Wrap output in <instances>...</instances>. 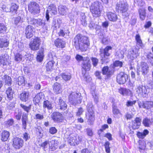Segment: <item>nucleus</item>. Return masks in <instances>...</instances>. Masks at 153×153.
Returning <instances> with one entry per match:
<instances>
[{
	"label": "nucleus",
	"instance_id": "obj_42",
	"mask_svg": "<svg viewBox=\"0 0 153 153\" xmlns=\"http://www.w3.org/2000/svg\"><path fill=\"white\" fill-rule=\"evenodd\" d=\"M139 13L140 19L142 20H144L146 17V10L144 8L140 9L139 10Z\"/></svg>",
	"mask_w": 153,
	"mask_h": 153
},
{
	"label": "nucleus",
	"instance_id": "obj_64",
	"mask_svg": "<svg viewBox=\"0 0 153 153\" xmlns=\"http://www.w3.org/2000/svg\"><path fill=\"white\" fill-rule=\"evenodd\" d=\"M28 115L27 113H23L22 117V121H28Z\"/></svg>",
	"mask_w": 153,
	"mask_h": 153
},
{
	"label": "nucleus",
	"instance_id": "obj_16",
	"mask_svg": "<svg viewBox=\"0 0 153 153\" xmlns=\"http://www.w3.org/2000/svg\"><path fill=\"white\" fill-rule=\"evenodd\" d=\"M51 117L56 122L60 123L63 121L64 117L62 114L58 112H55L51 115Z\"/></svg>",
	"mask_w": 153,
	"mask_h": 153
},
{
	"label": "nucleus",
	"instance_id": "obj_9",
	"mask_svg": "<svg viewBox=\"0 0 153 153\" xmlns=\"http://www.w3.org/2000/svg\"><path fill=\"white\" fill-rule=\"evenodd\" d=\"M150 91V89L147 87L143 85L138 86L136 89V92L140 97H146Z\"/></svg>",
	"mask_w": 153,
	"mask_h": 153
},
{
	"label": "nucleus",
	"instance_id": "obj_6",
	"mask_svg": "<svg viewBox=\"0 0 153 153\" xmlns=\"http://www.w3.org/2000/svg\"><path fill=\"white\" fill-rule=\"evenodd\" d=\"M27 19L29 24L33 25L37 27H42L45 25L46 24L45 20L40 18L36 19L30 16H28L27 17Z\"/></svg>",
	"mask_w": 153,
	"mask_h": 153
},
{
	"label": "nucleus",
	"instance_id": "obj_1",
	"mask_svg": "<svg viewBox=\"0 0 153 153\" xmlns=\"http://www.w3.org/2000/svg\"><path fill=\"white\" fill-rule=\"evenodd\" d=\"M73 42V45L76 49L82 51H86L90 44L88 38L80 34L74 37Z\"/></svg>",
	"mask_w": 153,
	"mask_h": 153
},
{
	"label": "nucleus",
	"instance_id": "obj_7",
	"mask_svg": "<svg viewBox=\"0 0 153 153\" xmlns=\"http://www.w3.org/2000/svg\"><path fill=\"white\" fill-rule=\"evenodd\" d=\"M116 9L118 12L125 13L128 10V5L126 1L125 0H120L117 3Z\"/></svg>",
	"mask_w": 153,
	"mask_h": 153
},
{
	"label": "nucleus",
	"instance_id": "obj_14",
	"mask_svg": "<svg viewBox=\"0 0 153 153\" xmlns=\"http://www.w3.org/2000/svg\"><path fill=\"white\" fill-rule=\"evenodd\" d=\"M13 146L15 148L19 149L23 146L24 140L20 138L16 137L13 140Z\"/></svg>",
	"mask_w": 153,
	"mask_h": 153
},
{
	"label": "nucleus",
	"instance_id": "obj_60",
	"mask_svg": "<svg viewBox=\"0 0 153 153\" xmlns=\"http://www.w3.org/2000/svg\"><path fill=\"white\" fill-rule=\"evenodd\" d=\"M91 60L94 66L95 67L96 66L98 63V59L96 58L92 57L91 58Z\"/></svg>",
	"mask_w": 153,
	"mask_h": 153
},
{
	"label": "nucleus",
	"instance_id": "obj_61",
	"mask_svg": "<svg viewBox=\"0 0 153 153\" xmlns=\"http://www.w3.org/2000/svg\"><path fill=\"white\" fill-rule=\"evenodd\" d=\"M108 36H103L102 39V43L105 45L107 44L108 42Z\"/></svg>",
	"mask_w": 153,
	"mask_h": 153
},
{
	"label": "nucleus",
	"instance_id": "obj_56",
	"mask_svg": "<svg viewBox=\"0 0 153 153\" xmlns=\"http://www.w3.org/2000/svg\"><path fill=\"white\" fill-rule=\"evenodd\" d=\"M147 57L150 63L153 65V54L151 53H149L147 56Z\"/></svg>",
	"mask_w": 153,
	"mask_h": 153
},
{
	"label": "nucleus",
	"instance_id": "obj_12",
	"mask_svg": "<svg viewBox=\"0 0 153 153\" xmlns=\"http://www.w3.org/2000/svg\"><path fill=\"white\" fill-rule=\"evenodd\" d=\"M57 13V9L56 6L52 4L48 7L46 13L47 21H48L50 16L54 15Z\"/></svg>",
	"mask_w": 153,
	"mask_h": 153
},
{
	"label": "nucleus",
	"instance_id": "obj_46",
	"mask_svg": "<svg viewBox=\"0 0 153 153\" xmlns=\"http://www.w3.org/2000/svg\"><path fill=\"white\" fill-rule=\"evenodd\" d=\"M43 107L44 108H47L48 110H51L52 108L51 103L47 100L44 101Z\"/></svg>",
	"mask_w": 153,
	"mask_h": 153
},
{
	"label": "nucleus",
	"instance_id": "obj_30",
	"mask_svg": "<svg viewBox=\"0 0 153 153\" xmlns=\"http://www.w3.org/2000/svg\"><path fill=\"white\" fill-rule=\"evenodd\" d=\"M56 142L57 141L55 140H52L48 142L49 149L51 151H54L57 149V145Z\"/></svg>",
	"mask_w": 153,
	"mask_h": 153
},
{
	"label": "nucleus",
	"instance_id": "obj_53",
	"mask_svg": "<svg viewBox=\"0 0 153 153\" xmlns=\"http://www.w3.org/2000/svg\"><path fill=\"white\" fill-rule=\"evenodd\" d=\"M80 20L81 24L83 26H85L87 25V22L85 20L86 16L84 14L82 13L81 15Z\"/></svg>",
	"mask_w": 153,
	"mask_h": 153
},
{
	"label": "nucleus",
	"instance_id": "obj_8",
	"mask_svg": "<svg viewBox=\"0 0 153 153\" xmlns=\"http://www.w3.org/2000/svg\"><path fill=\"white\" fill-rule=\"evenodd\" d=\"M80 94H79L75 92H72L69 96V102L72 105H75L79 102L80 103V99L79 97Z\"/></svg>",
	"mask_w": 153,
	"mask_h": 153
},
{
	"label": "nucleus",
	"instance_id": "obj_5",
	"mask_svg": "<svg viewBox=\"0 0 153 153\" xmlns=\"http://www.w3.org/2000/svg\"><path fill=\"white\" fill-rule=\"evenodd\" d=\"M100 6L101 4L98 1L95 2L91 5L90 7V11L94 16L97 17L100 16Z\"/></svg>",
	"mask_w": 153,
	"mask_h": 153
},
{
	"label": "nucleus",
	"instance_id": "obj_35",
	"mask_svg": "<svg viewBox=\"0 0 153 153\" xmlns=\"http://www.w3.org/2000/svg\"><path fill=\"white\" fill-rule=\"evenodd\" d=\"M55 62L53 60L49 61L46 65V68L47 71H51L53 69Z\"/></svg>",
	"mask_w": 153,
	"mask_h": 153
},
{
	"label": "nucleus",
	"instance_id": "obj_52",
	"mask_svg": "<svg viewBox=\"0 0 153 153\" xmlns=\"http://www.w3.org/2000/svg\"><path fill=\"white\" fill-rule=\"evenodd\" d=\"M23 22V19H22L20 16H18L15 18L14 24L16 25H17L18 24L22 23Z\"/></svg>",
	"mask_w": 153,
	"mask_h": 153
},
{
	"label": "nucleus",
	"instance_id": "obj_23",
	"mask_svg": "<svg viewBox=\"0 0 153 153\" xmlns=\"http://www.w3.org/2000/svg\"><path fill=\"white\" fill-rule=\"evenodd\" d=\"M9 56L7 54L3 53L0 54V63L4 65H6L8 62Z\"/></svg>",
	"mask_w": 153,
	"mask_h": 153
},
{
	"label": "nucleus",
	"instance_id": "obj_63",
	"mask_svg": "<svg viewBox=\"0 0 153 153\" xmlns=\"http://www.w3.org/2000/svg\"><path fill=\"white\" fill-rule=\"evenodd\" d=\"M114 65L115 67H121L123 65L122 62L119 61H116L114 63Z\"/></svg>",
	"mask_w": 153,
	"mask_h": 153
},
{
	"label": "nucleus",
	"instance_id": "obj_22",
	"mask_svg": "<svg viewBox=\"0 0 153 153\" xmlns=\"http://www.w3.org/2000/svg\"><path fill=\"white\" fill-rule=\"evenodd\" d=\"M44 97L43 93L40 92L37 94L34 98L33 102L35 105H36L42 101V99Z\"/></svg>",
	"mask_w": 153,
	"mask_h": 153
},
{
	"label": "nucleus",
	"instance_id": "obj_38",
	"mask_svg": "<svg viewBox=\"0 0 153 153\" xmlns=\"http://www.w3.org/2000/svg\"><path fill=\"white\" fill-rule=\"evenodd\" d=\"M58 33L59 36L64 37L68 35L69 31L68 30H65L64 28H62L60 29Z\"/></svg>",
	"mask_w": 153,
	"mask_h": 153
},
{
	"label": "nucleus",
	"instance_id": "obj_44",
	"mask_svg": "<svg viewBox=\"0 0 153 153\" xmlns=\"http://www.w3.org/2000/svg\"><path fill=\"white\" fill-rule=\"evenodd\" d=\"M3 79L5 80V85H7L8 86H10L11 85L12 80L11 77L6 75H4L3 77Z\"/></svg>",
	"mask_w": 153,
	"mask_h": 153
},
{
	"label": "nucleus",
	"instance_id": "obj_49",
	"mask_svg": "<svg viewBox=\"0 0 153 153\" xmlns=\"http://www.w3.org/2000/svg\"><path fill=\"white\" fill-rule=\"evenodd\" d=\"M17 82L18 84L19 85H25V79L24 77L22 76H19L17 79Z\"/></svg>",
	"mask_w": 153,
	"mask_h": 153
},
{
	"label": "nucleus",
	"instance_id": "obj_59",
	"mask_svg": "<svg viewBox=\"0 0 153 153\" xmlns=\"http://www.w3.org/2000/svg\"><path fill=\"white\" fill-rule=\"evenodd\" d=\"M119 92L120 94L124 95L128 94V91L125 88H120L119 90Z\"/></svg>",
	"mask_w": 153,
	"mask_h": 153
},
{
	"label": "nucleus",
	"instance_id": "obj_45",
	"mask_svg": "<svg viewBox=\"0 0 153 153\" xmlns=\"http://www.w3.org/2000/svg\"><path fill=\"white\" fill-rule=\"evenodd\" d=\"M18 8L19 6L16 4L14 3L11 4L10 5L11 12L13 14H16Z\"/></svg>",
	"mask_w": 153,
	"mask_h": 153
},
{
	"label": "nucleus",
	"instance_id": "obj_21",
	"mask_svg": "<svg viewBox=\"0 0 153 153\" xmlns=\"http://www.w3.org/2000/svg\"><path fill=\"white\" fill-rule=\"evenodd\" d=\"M140 108L142 107L146 109H149L153 107V102L152 101H147L144 103L140 102L139 103Z\"/></svg>",
	"mask_w": 153,
	"mask_h": 153
},
{
	"label": "nucleus",
	"instance_id": "obj_18",
	"mask_svg": "<svg viewBox=\"0 0 153 153\" xmlns=\"http://www.w3.org/2000/svg\"><path fill=\"white\" fill-rule=\"evenodd\" d=\"M35 32V29L32 26L30 25H27L25 28V34L27 38H30L32 37Z\"/></svg>",
	"mask_w": 153,
	"mask_h": 153
},
{
	"label": "nucleus",
	"instance_id": "obj_10",
	"mask_svg": "<svg viewBox=\"0 0 153 153\" xmlns=\"http://www.w3.org/2000/svg\"><path fill=\"white\" fill-rule=\"evenodd\" d=\"M149 68V65L146 63L141 62L140 65L137 68V74L139 75L141 72L142 75H145L148 72Z\"/></svg>",
	"mask_w": 153,
	"mask_h": 153
},
{
	"label": "nucleus",
	"instance_id": "obj_57",
	"mask_svg": "<svg viewBox=\"0 0 153 153\" xmlns=\"http://www.w3.org/2000/svg\"><path fill=\"white\" fill-rule=\"evenodd\" d=\"M91 94L92 95L93 97L94 98V102L96 103H97L98 102V97L96 94H95L94 91H91Z\"/></svg>",
	"mask_w": 153,
	"mask_h": 153
},
{
	"label": "nucleus",
	"instance_id": "obj_31",
	"mask_svg": "<svg viewBox=\"0 0 153 153\" xmlns=\"http://www.w3.org/2000/svg\"><path fill=\"white\" fill-rule=\"evenodd\" d=\"M9 45L7 40L3 38H0V48L7 47Z\"/></svg>",
	"mask_w": 153,
	"mask_h": 153
},
{
	"label": "nucleus",
	"instance_id": "obj_17",
	"mask_svg": "<svg viewBox=\"0 0 153 153\" xmlns=\"http://www.w3.org/2000/svg\"><path fill=\"white\" fill-rule=\"evenodd\" d=\"M140 48L136 47L134 49H132L128 52V57L131 59L133 60L134 59L137 58L139 55V53L138 52Z\"/></svg>",
	"mask_w": 153,
	"mask_h": 153
},
{
	"label": "nucleus",
	"instance_id": "obj_33",
	"mask_svg": "<svg viewBox=\"0 0 153 153\" xmlns=\"http://www.w3.org/2000/svg\"><path fill=\"white\" fill-rule=\"evenodd\" d=\"M135 40L136 41V46L137 47H142L143 46V44L140 36L139 34L136 35Z\"/></svg>",
	"mask_w": 153,
	"mask_h": 153
},
{
	"label": "nucleus",
	"instance_id": "obj_55",
	"mask_svg": "<svg viewBox=\"0 0 153 153\" xmlns=\"http://www.w3.org/2000/svg\"><path fill=\"white\" fill-rule=\"evenodd\" d=\"M110 143L108 141L106 142L104 144L105 151L107 153H109L110 152Z\"/></svg>",
	"mask_w": 153,
	"mask_h": 153
},
{
	"label": "nucleus",
	"instance_id": "obj_28",
	"mask_svg": "<svg viewBox=\"0 0 153 153\" xmlns=\"http://www.w3.org/2000/svg\"><path fill=\"white\" fill-rule=\"evenodd\" d=\"M6 93L7 95V98L9 100H11L13 98L14 91L11 87L8 88L6 91Z\"/></svg>",
	"mask_w": 153,
	"mask_h": 153
},
{
	"label": "nucleus",
	"instance_id": "obj_13",
	"mask_svg": "<svg viewBox=\"0 0 153 153\" xmlns=\"http://www.w3.org/2000/svg\"><path fill=\"white\" fill-rule=\"evenodd\" d=\"M40 42V39L39 38L35 37L29 44L31 50L33 51H36L39 49L41 44Z\"/></svg>",
	"mask_w": 153,
	"mask_h": 153
},
{
	"label": "nucleus",
	"instance_id": "obj_50",
	"mask_svg": "<svg viewBox=\"0 0 153 153\" xmlns=\"http://www.w3.org/2000/svg\"><path fill=\"white\" fill-rule=\"evenodd\" d=\"M62 76L65 81L69 80L71 78V75L70 74L66 73H63L62 75Z\"/></svg>",
	"mask_w": 153,
	"mask_h": 153
},
{
	"label": "nucleus",
	"instance_id": "obj_54",
	"mask_svg": "<svg viewBox=\"0 0 153 153\" xmlns=\"http://www.w3.org/2000/svg\"><path fill=\"white\" fill-rule=\"evenodd\" d=\"M14 123V120L12 119H10L5 122V126L9 127L13 125Z\"/></svg>",
	"mask_w": 153,
	"mask_h": 153
},
{
	"label": "nucleus",
	"instance_id": "obj_11",
	"mask_svg": "<svg viewBox=\"0 0 153 153\" xmlns=\"http://www.w3.org/2000/svg\"><path fill=\"white\" fill-rule=\"evenodd\" d=\"M28 10L32 13L37 14L40 12V9L38 4L35 2H32L28 5Z\"/></svg>",
	"mask_w": 153,
	"mask_h": 153
},
{
	"label": "nucleus",
	"instance_id": "obj_20",
	"mask_svg": "<svg viewBox=\"0 0 153 153\" xmlns=\"http://www.w3.org/2000/svg\"><path fill=\"white\" fill-rule=\"evenodd\" d=\"M112 112L114 117L115 118H118L122 116L120 110L118 108L117 106L114 105H112Z\"/></svg>",
	"mask_w": 153,
	"mask_h": 153
},
{
	"label": "nucleus",
	"instance_id": "obj_27",
	"mask_svg": "<svg viewBox=\"0 0 153 153\" xmlns=\"http://www.w3.org/2000/svg\"><path fill=\"white\" fill-rule=\"evenodd\" d=\"M44 48H41L40 50L38 52L36 59L39 62H42L44 57Z\"/></svg>",
	"mask_w": 153,
	"mask_h": 153
},
{
	"label": "nucleus",
	"instance_id": "obj_25",
	"mask_svg": "<svg viewBox=\"0 0 153 153\" xmlns=\"http://www.w3.org/2000/svg\"><path fill=\"white\" fill-rule=\"evenodd\" d=\"M54 44L57 47L62 48L65 47V41L58 38L55 40Z\"/></svg>",
	"mask_w": 153,
	"mask_h": 153
},
{
	"label": "nucleus",
	"instance_id": "obj_26",
	"mask_svg": "<svg viewBox=\"0 0 153 153\" xmlns=\"http://www.w3.org/2000/svg\"><path fill=\"white\" fill-rule=\"evenodd\" d=\"M107 16L108 19L112 22H115L117 19V15L115 13L111 12H108L107 13Z\"/></svg>",
	"mask_w": 153,
	"mask_h": 153
},
{
	"label": "nucleus",
	"instance_id": "obj_62",
	"mask_svg": "<svg viewBox=\"0 0 153 153\" xmlns=\"http://www.w3.org/2000/svg\"><path fill=\"white\" fill-rule=\"evenodd\" d=\"M140 147L139 148L141 149H145L146 147V143L144 141H141L139 142Z\"/></svg>",
	"mask_w": 153,
	"mask_h": 153
},
{
	"label": "nucleus",
	"instance_id": "obj_51",
	"mask_svg": "<svg viewBox=\"0 0 153 153\" xmlns=\"http://www.w3.org/2000/svg\"><path fill=\"white\" fill-rule=\"evenodd\" d=\"M2 8L4 11L6 12H11L10 5L9 4L6 5H3Z\"/></svg>",
	"mask_w": 153,
	"mask_h": 153
},
{
	"label": "nucleus",
	"instance_id": "obj_24",
	"mask_svg": "<svg viewBox=\"0 0 153 153\" xmlns=\"http://www.w3.org/2000/svg\"><path fill=\"white\" fill-rule=\"evenodd\" d=\"M53 90L56 94H58L61 93L62 88L60 84L57 82L54 83L53 86Z\"/></svg>",
	"mask_w": 153,
	"mask_h": 153
},
{
	"label": "nucleus",
	"instance_id": "obj_4",
	"mask_svg": "<svg viewBox=\"0 0 153 153\" xmlns=\"http://www.w3.org/2000/svg\"><path fill=\"white\" fill-rule=\"evenodd\" d=\"M112 49V47L110 46H107L104 50L100 49V55L101 58L102 64L107 63L109 61L108 57L110 55V51Z\"/></svg>",
	"mask_w": 153,
	"mask_h": 153
},
{
	"label": "nucleus",
	"instance_id": "obj_37",
	"mask_svg": "<svg viewBox=\"0 0 153 153\" xmlns=\"http://www.w3.org/2000/svg\"><path fill=\"white\" fill-rule=\"evenodd\" d=\"M24 56L22 54L20 53H17L14 54V60L16 62H19L24 60Z\"/></svg>",
	"mask_w": 153,
	"mask_h": 153
},
{
	"label": "nucleus",
	"instance_id": "obj_15",
	"mask_svg": "<svg viewBox=\"0 0 153 153\" xmlns=\"http://www.w3.org/2000/svg\"><path fill=\"white\" fill-rule=\"evenodd\" d=\"M128 79V75L123 72L120 73L117 76V82L120 84L125 83Z\"/></svg>",
	"mask_w": 153,
	"mask_h": 153
},
{
	"label": "nucleus",
	"instance_id": "obj_58",
	"mask_svg": "<svg viewBox=\"0 0 153 153\" xmlns=\"http://www.w3.org/2000/svg\"><path fill=\"white\" fill-rule=\"evenodd\" d=\"M48 58L50 61L56 59V57L54 53H49L48 55Z\"/></svg>",
	"mask_w": 153,
	"mask_h": 153
},
{
	"label": "nucleus",
	"instance_id": "obj_32",
	"mask_svg": "<svg viewBox=\"0 0 153 153\" xmlns=\"http://www.w3.org/2000/svg\"><path fill=\"white\" fill-rule=\"evenodd\" d=\"M98 23L95 21V20H93L90 21V23L89 24V27L91 30L95 29L97 30L99 27V26L98 25Z\"/></svg>",
	"mask_w": 153,
	"mask_h": 153
},
{
	"label": "nucleus",
	"instance_id": "obj_47",
	"mask_svg": "<svg viewBox=\"0 0 153 153\" xmlns=\"http://www.w3.org/2000/svg\"><path fill=\"white\" fill-rule=\"evenodd\" d=\"M7 27L3 23H0V34H4L6 33Z\"/></svg>",
	"mask_w": 153,
	"mask_h": 153
},
{
	"label": "nucleus",
	"instance_id": "obj_2",
	"mask_svg": "<svg viewBox=\"0 0 153 153\" xmlns=\"http://www.w3.org/2000/svg\"><path fill=\"white\" fill-rule=\"evenodd\" d=\"M90 59L89 58L84 57L82 63V78L84 81L87 82L88 76L86 74L87 71H89L91 69V65Z\"/></svg>",
	"mask_w": 153,
	"mask_h": 153
},
{
	"label": "nucleus",
	"instance_id": "obj_36",
	"mask_svg": "<svg viewBox=\"0 0 153 153\" xmlns=\"http://www.w3.org/2000/svg\"><path fill=\"white\" fill-rule=\"evenodd\" d=\"M67 10L68 9L65 6L60 5L58 7V11L59 13L62 15H65Z\"/></svg>",
	"mask_w": 153,
	"mask_h": 153
},
{
	"label": "nucleus",
	"instance_id": "obj_40",
	"mask_svg": "<svg viewBox=\"0 0 153 153\" xmlns=\"http://www.w3.org/2000/svg\"><path fill=\"white\" fill-rule=\"evenodd\" d=\"M78 138H79V136L77 135L71 136L70 137L69 143L72 144L74 143L77 144L78 143Z\"/></svg>",
	"mask_w": 153,
	"mask_h": 153
},
{
	"label": "nucleus",
	"instance_id": "obj_39",
	"mask_svg": "<svg viewBox=\"0 0 153 153\" xmlns=\"http://www.w3.org/2000/svg\"><path fill=\"white\" fill-rule=\"evenodd\" d=\"M149 133V131L147 129H145L143 132H138L137 135L138 138L143 139Z\"/></svg>",
	"mask_w": 153,
	"mask_h": 153
},
{
	"label": "nucleus",
	"instance_id": "obj_43",
	"mask_svg": "<svg viewBox=\"0 0 153 153\" xmlns=\"http://www.w3.org/2000/svg\"><path fill=\"white\" fill-rule=\"evenodd\" d=\"M59 105L60 106L59 109L61 110H64L67 108V105L65 102L61 99H59Z\"/></svg>",
	"mask_w": 153,
	"mask_h": 153
},
{
	"label": "nucleus",
	"instance_id": "obj_19",
	"mask_svg": "<svg viewBox=\"0 0 153 153\" xmlns=\"http://www.w3.org/2000/svg\"><path fill=\"white\" fill-rule=\"evenodd\" d=\"M103 75H105L108 78L110 77L113 74L114 70L113 69H109L107 66L104 67L102 70Z\"/></svg>",
	"mask_w": 153,
	"mask_h": 153
},
{
	"label": "nucleus",
	"instance_id": "obj_48",
	"mask_svg": "<svg viewBox=\"0 0 153 153\" xmlns=\"http://www.w3.org/2000/svg\"><path fill=\"white\" fill-rule=\"evenodd\" d=\"M24 58L26 60H29L31 61L33 59V55L30 53H28L26 52L23 53Z\"/></svg>",
	"mask_w": 153,
	"mask_h": 153
},
{
	"label": "nucleus",
	"instance_id": "obj_29",
	"mask_svg": "<svg viewBox=\"0 0 153 153\" xmlns=\"http://www.w3.org/2000/svg\"><path fill=\"white\" fill-rule=\"evenodd\" d=\"M29 94L28 92L24 91L20 95V100L23 102H26L28 99Z\"/></svg>",
	"mask_w": 153,
	"mask_h": 153
},
{
	"label": "nucleus",
	"instance_id": "obj_3",
	"mask_svg": "<svg viewBox=\"0 0 153 153\" xmlns=\"http://www.w3.org/2000/svg\"><path fill=\"white\" fill-rule=\"evenodd\" d=\"M87 108L88 113L86 114V118L88 119V122L89 125L93 124L94 120V115L93 111V105L91 102H88L87 105Z\"/></svg>",
	"mask_w": 153,
	"mask_h": 153
},
{
	"label": "nucleus",
	"instance_id": "obj_34",
	"mask_svg": "<svg viewBox=\"0 0 153 153\" xmlns=\"http://www.w3.org/2000/svg\"><path fill=\"white\" fill-rule=\"evenodd\" d=\"M153 122V119H150L147 118H144L143 121V125L146 127H149Z\"/></svg>",
	"mask_w": 153,
	"mask_h": 153
},
{
	"label": "nucleus",
	"instance_id": "obj_41",
	"mask_svg": "<svg viewBox=\"0 0 153 153\" xmlns=\"http://www.w3.org/2000/svg\"><path fill=\"white\" fill-rule=\"evenodd\" d=\"M10 136V133L9 132L4 131L2 133L1 140L2 141H7Z\"/></svg>",
	"mask_w": 153,
	"mask_h": 153
}]
</instances>
